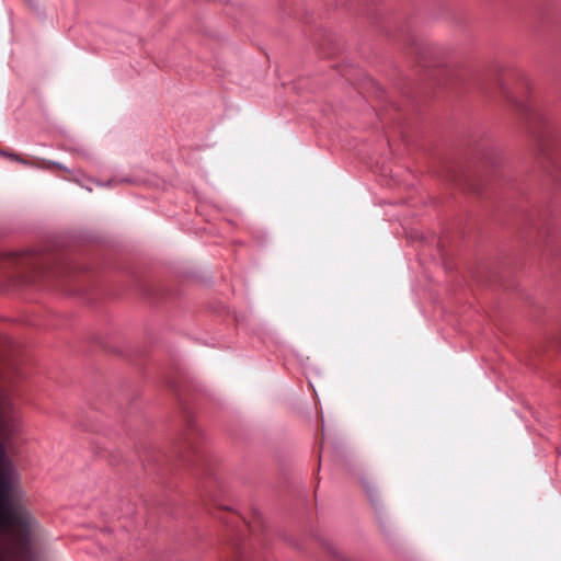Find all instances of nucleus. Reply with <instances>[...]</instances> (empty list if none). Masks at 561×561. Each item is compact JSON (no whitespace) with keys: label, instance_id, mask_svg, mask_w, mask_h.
<instances>
[{"label":"nucleus","instance_id":"2","mask_svg":"<svg viewBox=\"0 0 561 561\" xmlns=\"http://www.w3.org/2000/svg\"><path fill=\"white\" fill-rule=\"evenodd\" d=\"M20 417L13 396L0 387V440H8L19 433Z\"/></svg>","mask_w":561,"mask_h":561},{"label":"nucleus","instance_id":"3","mask_svg":"<svg viewBox=\"0 0 561 561\" xmlns=\"http://www.w3.org/2000/svg\"><path fill=\"white\" fill-rule=\"evenodd\" d=\"M0 561H4L1 554H0Z\"/></svg>","mask_w":561,"mask_h":561},{"label":"nucleus","instance_id":"1","mask_svg":"<svg viewBox=\"0 0 561 561\" xmlns=\"http://www.w3.org/2000/svg\"><path fill=\"white\" fill-rule=\"evenodd\" d=\"M7 461V454L0 444V466ZM22 494L20 480L12 466L0 472V529L31 535L39 529L38 522L24 507L8 503L9 499Z\"/></svg>","mask_w":561,"mask_h":561}]
</instances>
